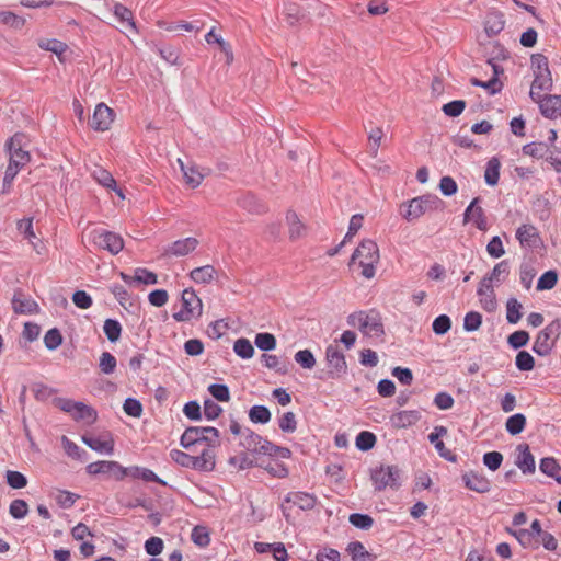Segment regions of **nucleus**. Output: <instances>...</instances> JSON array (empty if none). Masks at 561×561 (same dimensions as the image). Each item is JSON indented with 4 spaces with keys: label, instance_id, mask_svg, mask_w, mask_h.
Here are the masks:
<instances>
[{
    "label": "nucleus",
    "instance_id": "1",
    "mask_svg": "<svg viewBox=\"0 0 561 561\" xmlns=\"http://www.w3.org/2000/svg\"><path fill=\"white\" fill-rule=\"evenodd\" d=\"M171 459L183 468L198 472H211L216 467V454L210 448H204L198 456H192L179 449L170 451Z\"/></svg>",
    "mask_w": 561,
    "mask_h": 561
},
{
    "label": "nucleus",
    "instance_id": "2",
    "mask_svg": "<svg viewBox=\"0 0 561 561\" xmlns=\"http://www.w3.org/2000/svg\"><path fill=\"white\" fill-rule=\"evenodd\" d=\"M380 259L379 248L377 243L371 239H364L355 249L351 256L350 264L358 261L362 270V275L365 278H373L376 273V265Z\"/></svg>",
    "mask_w": 561,
    "mask_h": 561
},
{
    "label": "nucleus",
    "instance_id": "3",
    "mask_svg": "<svg viewBox=\"0 0 561 561\" xmlns=\"http://www.w3.org/2000/svg\"><path fill=\"white\" fill-rule=\"evenodd\" d=\"M219 436V431L213 426H188L180 438V445L184 449H191L197 444L205 443L206 448L214 450L220 445Z\"/></svg>",
    "mask_w": 561,
    "mask_h": 561
},
{
    "label": "nucleus",
    "instance_id": "4",
    "mask_svg": "<svg viewBox=\"0 0 561 561\" xmlns=\"http://www.w3.org/2000/svg\"><path fill=\"white\" fill-rule=\"evenodd\" d=\"M444 202L434 194H425L401 205V215L408 221L420 218L426 211L443 209Z\"/></svg>",
    "mask_w": 561,
    "mask_h": 561
},
{
    "label": "nucleus",
    "instance_id": "5",
    "mask_svg": "<svg viewBox=\"0 0 561 561\" xmlns=\"http://www.w3.org/2000/svg\"><path fill=\"white\" fill-rule=\"evenodd\" d=\"M355 320H362L359 331L364 335L380 337L385 334L381 316L376 310L353 312L347 317V324L355 327Z\"/></svg>",
    "mask_w": 561,
    "mask_h": 561
},
{
    "label": "nucleus",
    "instance_id": "6",
    "mask_svg": "<svg viewBox=\"0 0 561 561\" xmlns=\"http://www.w3.org/2000/svg\"><path fill=\"white\" fill-rule=\"evenodd\" d=\"M530 66L534 75L533 87L538 88L539 91H551L553 88V79L548 58L540 53L533 54L530 57Z\"/></svg>",
    "mask_w": 561,
    "mask_h": 561
},
{
    "label": "nucleus",
    "instance_id": "7",
    "mask_svg": "<svg viewBox=\"0 0 561 561\" xmlns=\"http://www.w3.org/2000/svg\"><path fill=\"white\" fill-rule=\"evenodd\" d=\"M325 363L328 370L320 379H340L347 374V363L345 355L335 344H330L325 348Z\"/></svg>",
    "mask_w": 561,
    "mask_h": 561
},
{
    "label": "nucleus",
    "instance_id": "8",
    "mask_svg": "<svg viewBox=\"0 0 561 561\" xmlns=\"http://www.w3.org/2000/svg\"><path fill=\"white\" fill-rule=\"evenodd\" d=\"M400 469L398 466H383L371 469L370 479L376 491H382L386 488L397 490L400 488Z\"/></svg>",
    "mask_w": 561,
    "mask_h": 561
},
{
    "label": "nucleus",
    "instance_id": "9",
    "mask_svg": "<svg viewBox=\"0 0 561 561\" xmlns=\"http://www.w3.org/2000/svg\"><path fill=\"white\" fill-rule=\"evenodd\" d=\"M23 137V134L18 133L5 142V150L10 156L7 169H11L15 173H19L20 170L31 161L30 152L22 149Z\"/></svg>",
    "mask_w": 561,
    "mask_h": 561
},
{
    "label": "nucleus",
    "instance_id": "10",
    "mask_svg": "<svg viewBox=\"0 0 561 561\" xmlns=\"http://www.w3.org/2000/svg\"><path fill=\"white\" fill-rule=\"evenodd\" d=\"M182 309L173 314L178 322H187L192 318H199L203 312V304L193 288H186L181 296Z\"/></svg>",
    "mask_w": 561,
    "mask_h": 561
},
{
    "label": "nucleus",
    "instance_id": "11",
    "mask_svg": "<svg viewBox=\"0 0 561 561\" xmlns=\"http://www.w3.org/2000/svg\"><path fill=\"white\" fill-rule=\"evenodd\" d=\"M561 322L556 319L545 329L540 330L534 342L533 351L541 357L548 356L551 353L554 346V342L559 336Z\"/></svg>",
    "mask_w": 561,
    "mask_h": 561
},
{
    "label": "nucleus",
    "instance_id": "12",
    "mask_svg": "<svg viewBox=\"0 0 561 561\" xmlns=\"http://www.w3.org/2000/svg\"><path fill=\"white\" fill-rule=\"evenodd\" d=\"M85 471L90 476H104L107 479L122 481L126 478L124 467L114 460H99L91 462L85 467Z\"/></svg>",
    "mask_w": 561,
    "mask_h": 561
},
{
    "label": "nucleus",
    "instance_id": "13",
    "mask_svg": "<svg viewBox=\"0 0 561 561\" xmlns=\"http://www.w3.org/2000/svg\"><path fill=\"white\" fill-rule=\"evenodd\" d=\"M93 240L99 248L107 250L112 254H118L124 248V241L122 237L115 232H96Z\"/></svg>",
    "mask_w": 561,
    "mask_h": 561
},
{
    "label": "nucleus",
    "instance_id": "14",
    "mask_svg": "<svg viewBox=\"0 0 561 561\" xmlns=\"http://www.w3.org/2000/svg\"><path fill=\"white\" fill-rule=\"evenodd\" d=\"M114 112L105 103H99L93 112L89 124L91 128L98 131H105L113 123Z\"/></svg>",
    "mask_w": 561,
    "mask_h": 561
},
{
    "label": "nucleus",
    "instance_id": "15",
    "mask_svg": "<svg viewBox=\"0 0 561 561\" xmlns=\"http://www.w3.org/2000/svg\"><path fill=\"white\" fill-rule=\"evenodd\" d=\"M482 202L480 196L474 197L463 213V221L472 220L476 227L481 231L488 230V220L484 210L479 204Z\"/></svg>",
    "mask_w": 561,
    "mask_h": 561
},
{
    "label": "nucleus",
    "instance_id": "16",
    "mask_svg": "<svg viewBox=\"0 0 561 561\" xmlns=\"http://www.w3.org/2000/svg\"><path fill=\"white\" fill-rule=\"evenodd\" d=\"M516 239L523 248L536 249L542 243L538 229L534 225H522L518 227Z\"/></svg>",
    "mask_w": 561,
    "mask_h": 561
},
{
    "label": "nucleus",
    "instance_id": "17",
    "mask_svg": "<svg viewBox=\"0 0 561 561\" xmlns=\"http://www.w3.org/2000/svg\"><path fill=\"white\" fill-rule=\"evenodd\" d=\"M465 486L477 493H488L491 490V481L483 474L476 471L465 472L462 474Z\"/></svg>",
    "mask_w": 561,
    "mask_h": 561
},
{
    "label": "nucleus",
    "instance_id": "18",
    "mask_svg": "<svg viewBox=\"0 0 561 561\" xmlns=\"http://www.w3.org/2000/svg\"><path fill=\"white\" fill-rule=\"evenodd\" d=\"M12 308L15 313L21 314H34L39 312L38 304L33 298L25 296L21 290L14 293Z\"/></svg>",
    "mask_w": 561,
    "mask_h": 561
},
{
    "label": "nucleus",
    "instance_id": "19",
    "mask_svg": "<svg viewBox=\"0 0 561 561\" xmlns=\"http://www.w3.org/2000/svg\"><path fill=\"white\" fill-rule=\"evenodd\" d=\"M516 450L518 451L515 465L525 474L534 473L536 470L535 457L530 453L529 446L525 443L517 445Z\"/></svg>",
    "mask_w": 561,
    "mask_h": 561
},
{
    "label": "nucleus",
    "instance_id": "20",
    "mask_svg": "<svg viewBox=\"0 0 561 561\" xmlns=\"http://www.w3.org/2000/svg\"><path fill=\"white\" fill-rule=\"evenodd\" d=\"M421 420V413L417 410H402L390 416V422L396 428H407L416 424Z\"/></svg>",
    "mask_w": 561,
    "mask_h": 561
},
{
    "label": "nucleus",
    "instance_id": "21",
    "mask_svg": "<svg viewBox=\"0 0 561 561\" xmlns=\"http://www.w3.org/2000/svg\"><path fill=\"white\" fill-rule=\"evenodd\" d=\"M539 110L546 118L556 119L561 115V95L546 94Z\"/></svg>",
    "mask_w": 561,
    "mask_h": 561
},
{
    "label": "nucleus",
    "instance_id": "22",
    "mask_svg": "<svg viewBox=\"0 0 561 561\" xmlns=\"http://www.w3.org/2000/svg\"><path fill=\"white\" fill-rule=\"evenodd\" d=\"M505 26L504 13L501 11H491L486 14L484 22V31L488 36L500 34Z\"/></svg>",
    "mask_w": 561,
    "mask_h": 561
},
{
    "label": "nucleus",
    "instance_id": "23",
    "mask_svg": "<svg viewBox=\"0 0 561 561\" xmlns=\"http://www.w3.org/2000/svg\"><path fill=\"white\" fill-rule=\"evenodd\" d=\"M197 245L198 240L193 237L176 240L169 247V249L167 250V254H171L174 256H184L193 252Z\"/></svg>",
    "mask_w": 561,
    "mask_h": 561
},
{
    "label": "nucleus",
    "instance_id": "24",
    "mask_svg": "<svg viewBox=\"0 0 561 561\" xmlns=\"http://www.w3.org/2000/svg\"><path fill=\"white\" fill-rule=\"evenodd\" d=\"M286 502L293 503L302 511H310L316 506L317 497L313 494L298 491L288 493Z\"/></svg>",
    "mask_w": 561,
    "mask_h": 561
},
{
    "label": "nucleus",
    "instance_id": "25",
    "mask_svg": "<svg viewBox=\"0 0 561 561\" xmlns=\"http://www.w3.org/2000/svg\"><path fill=\"white\" fill-rule=\"evenodd\" d=\"M71 416L77 422L82 421L85 424L91 425L96 421L98 412L92 407L78 401Z\"/></svg>",
    "mask_w": 561,
    "mask_h": 561
},
{
    "label": "nucleus",
    "instance_id": "26",
    "mask_svg": "<svg viewBox=\"0 0 561 561\" xmlns=\"http://www.w3.org/2000/svg\"><path fill=\"white\" fill-rule=\"evenodd\" d=\"M93 178L102 186L113 190L121 198H124V194L119 187H117L116 181L107 170L98 168L93 171Z\"/></svg>",
    "mask_w": 561,
    "mask_h": 561
},
{
    "label": "nucleus",
    "instance_id": "27",
    "mask_svg": "<svg viewBox=\"0 0 561 561\" xmlns=\"http://www.w3.org/2000/svg\"><path fill=\"white\" fill-rule=\"evenodd\" d=\"M283 15L289 26H294L307 18L306 12L298 4L293 2L284 4Z\"/></svg>",
    "mask_w": 561,
    "mask_h": 561
},
{
    "label": "nucleus",
    "instance_id": "28",
    "mask_svg": "<svg viewBox=\"0 0 561 561\" xmlns=\"http://www.w3.org/2000/svg\"><path fill=\"white\" fill-rule=\"evenodd\" d=\"M82 442L92 450L98 453H105L106 455H112L114 453V442L111 440H102L99 437H91L83 435Z\"/></svg>",
    "mask_w": 561,
    "mask_h": 561
},
{
    "label": "nucleus",
    "instance_id": "29",
    "mask_svg": "<svg viewBox=\"0 0 561 561\" xmlns=\"http://www.w3.org/2000/svg\"><path fill=\"white\" fill-rule=\"evenodd\" d=\"M346 550L353 561H375L377 559V556L367 551L360 541L350 542Z\"/></svg>",
    "mask_w": 561,
    "mask_h": 561
},
{
    "label": "nucleus",
    "instance_id": "30",
    "mask_svg": "<svg viewBox=\"0 0 561 561\" xmlns=\"http://www.w3.org/2000/svg\"><path fill=\"white\" fill-rule=\"evenodd\" d=\"M522 151L525 156L535 159H543L550 153V147L543 141H531L523 146Z\"/></svg>",
    "mask_w": 561,
    "mask_h": 561
},
{
    "label": "nucleus",
    "instance_id": "31",
    "mask_svg": "<svg viewBox=\"0 0 561 561\" xmlns=\"http://www.w3.org/2000/svg\"><path fill=\"white\" fill-rule=\"evenodd\" d=\"M287 225L289 227V238L290 240L299 239L304 236L306 227L300 221L298 215L294 210H288L286 214Z\"/></svg>",
    "mask_w": 561,
    "mask_h": 561
},
{
    "label": "nucleus",
    "instance_id": "32",
    "mask_svg": "<svg viewBox=\"0 0 561 561\" xmlns=\"http://www.w3.org/2000/svg\"><path fill=\"white\" fill-rule=\"evenodd\" d=\"M248 416L254 424H267L272 419V413L266 405L255 404L250 408Z\"/></svg>",
    "mask_w": 561,
    "mask_h": 561
},
{
    "label": "nucleus",
    "instance_id": "33",
    "mask_svg": "<svg viewBox=\"0 0 561 561\" xmlns=\"http://www.w3.org/2000/svg\"><path fill=\"white\" fill-rule=\"evenodd\" d=\"M527 424V419L523 413H516L507 417L505 422V430L512 436L520 434Z\"/></svg>",
    "mask_w": 561,
    "mask_h": 561
},
{
    "label": "nucleus",
    "instance_id": "34",
    "mask_svg": "<svg viewBox=\"0 0 561 561\" xmlns=\"http://www.w3.org/2000/svg\"><path fill=\"white\" fill-rule=\"evenodd\" d=\"M215 274L216 270L213 265H204L191 271L190 277L197 284H209Z\"/></svg>",
    "mask_w": 561,
    "mask_h": 561
},
{
    "label": "nucleus",
    "instance_id": "35",
    "mask_svg": "<svg viewBox=\"0 0 561 561\" xmlns=\"http://www.w3.org/2000/svg\"><path fill=\"white\" fill-rule=\"evenodd\" d=\"M501 163L496 157L491 158L485 168L484 181L490 186H495L500 180Z\"/></svg>",
    "mask_w": 561,
    "mask_h": 561
},
{
    "label": "nucleus",
    "instance_id": "36",
    "mask_svg": "<svg viewBox=\"0 0 561 561\" xmlns=\"http://www.w3.org/2000/svg\"><path fill=\"white\" fill-rule=\"evenodd\" d=\"M241 207L247 209L249 213L252 214H264L266 213L267 208L266 206L259 201L253 194H245L240 201H239Z\"/></svg>",
    "mask_w": 561,
    "mask_h": 561
},
{
    "label": "nucleus",
    "instance_id": "37",
    "mask_svg": "<svg viewBox=\"0 0 561 561\" xmlns=\"http://www.w3.org/2000/svg\"><path fill=\"white\" fill-rule=\"evenodd\" d=\"M179 163L185 182L193 188L197 187L202 183L204 175L195 167L185 165L180 159Z\"/></svg>",
    "mask_w": 561,
    "mask_h": 561
},
{
    "label": "nucleus",
    "instance_id": "38",
    "mask_svg": "<svg viewBox=\"0 0 561 561\" xmlns=\"http://www.w3.org/2000/svg\"><path fill=\"white\" fill-rule=\"evenodd\" d=\"M113 12L121 23L129 27L131 31L136 30L133 12L127 7L121 3H115Z\"/></svg>",
    "mask_w": 561,
    "mask_h": 561
},
{
    "label": "nucleus",
    "instance_id": "39",
    "mask_svg": "<svg viewBox=\"0 0 561 561\" xmlns=\"http://www.w3.org/2000/svg\"><path fill=\"white\" fill-rule=\"evenodd\" d=\"M104 334L111 343H116L122 335V324L116 319H106L103 325Z\"/></svg>",
    "mask_w": 561,
    "mask_h": 561
},
{
    "label": "nucleus",
    "instance_id": "40",
    "mask_svg": "<svg viewBox=\"0 0 561 561\" xmlns=\"http://www.w3.org/2000/svg\"><path fill=\"white\" fill-rule=\"evenodd\" d=\"M522 309L523 306L516 298H510L506 302V321L516 324L523 317Z\"/></svg>",
    "mask_w": 561,
    "mask_h": 561
},
{
    "label": "nucleus",
    "instance_id": "41",
    "mask_svg": "<svg viewBox=\"0 0 561 561\" xmlns=\"http://www.w3.org/2000/svg\"><path fill=\"white\" fill-rule=\"evenodd\" d=\"M377 437L373 432L362 431L355 439L356 448L360 451H368L375 447Z\"/></svg>",
    "mask_w": 561,
    "mask_h": 561
},
{
    "label": "nucleus",
    "instance_id": "42",
    "mask_svg": "<svg viewBox=\"0 0 561 561\" xmlns=\"http://www.w3.org/2000/svg\"><path fill=\"white\" fill-rule=\"evenodd\" d=\"M470 84L473 87L485 89L491 95L500 93L503 89V82L501 80H496V78H491L488 81H482L476 77H472L470 78Z\"/></svg>",
    "mask_w": 561,
    "mask_h": 561
},
{
    "label": "nucleus",
    "instance_id": "43",
    "mask_svg": "<svg viewBox=\"0 0 561 561\" xmlns=\"http://www.w3.org/2000/svg\"><path fill=\"white\" fill-rule=\"evenodd\" d=\"M192 541L199 548H206L210 543V534L206 526L196 525L191 533Z\"/></svg>",
    "mask_w": 561,
    "mask_h": 561
},
{
    "label": "nucleus",
    "instance_id": "44",
    "mask_svg": "<svg viewBox=\"0 0 561 561\" xmlns=\"http://www.w3.org/2000/svg\"><path fill=\"white\" fill-rule=\"evenodd\" d=\"M508 274H510V263L507 260H503V261L499 262L497 264H495L493 270L485 276L492 283H501L508 276Z\"/></svg>",
    "mask_w": 561,
    "mask_h": 561
},
{
    "label": "nucleus",
    "instance_id": "45",
    "mask_svg": "<svg viewBox=\"0 0 561 561\" xmlns=\"http://www.w3.org/2000/svg\"><path fill=\"white\" fill-rule=\"evenodd\" d=\"M62 447L65 453L77 460H84L88 456V453L84 449H81L76 443L70 440L67 436L61 437Z\"/></svg>",
    "mask_w": 561,
    "mask_h": 561
},
{
    "label": "nucleus",
    "instance_id": "46",
    "mask_svg": "<svg viewBox=\"0 0 561 561\" xmlns=\"http://www.w3.org/2000/svg\"><path fill=\"white\" fill-rule=\"evenodd\" d=\"M257 467L264 469L266 472H268L274 478H286L289 474V470L287 466L283 462H277L275 465L268 462L264 463V461L257 460Z\"/></svg>",
    "mask_w": 561,
    "mask_h": 561
},
{
    "label": "nucleus",
    "instance_id": "47",
    "mask_svg": "<svg viewBox=\"0 0 561 561\" xmlns=\"http://www.w3.org/2000/svg\"><path fill=\"white\" fill-rule=\"evenodd\" d=\"M0 23L13 30H21L25 25V19L10 11H0Z\"/></svg>",
    "mask_w": 561,
    "mask_h": 561
},
{
    "label": "nucleus",
    "instance_id": "48",
    "mask_svg": "<svg viewBox=\"0 0 561 561\" xmlns=\"http://www.w3.org/2000/svg\"><path fill=\"white\" fill-rule=\"evenodd\" d=\"M262 360L265 366L270 369H274L276 373L285 375L289 371V363H282L276 355L263 354Z\"/></svg>",
    "mask_w": 561,
    "mask_h": 561
},
{
    "label": "nucleus",
    "instance_id": "49",
    "mask_svg": "<svg viewBox=\"0 0 561 561\" xmlns=\"http://www.w3.org/2000/svg\"><path fill=\"white\" fill-rule=\"evenodd\" d=\"M529 339H530V335L527 331L518 330V331L511 333L507 336V344L513 350H519L528 344Z\"/></svg>",
    "mask_w": 561,
    "mask_h": 561
},
{
    "label": "nucleus",
    "instance_id": "50",
    "mask_svg": "<svg viewBox=\"0 0 561 561\" xmlns=\"http://www.w3.org/2000/svg\"><path fill=\"white\" fill-rule=\"evenodd\" d=\"M514 537L523 548L534 550L539 548V540L536 539L527 529H518L517 534H514Z\"/></svg>",
    "mask_w": 561,
    "mask_h": 561
},
{
    "label": "nucleus",
    "instance_id": "51",
    "mask_svg": "<svg viewBox=\"0 0 561 561\" xmlns=\"http://www.w3.org/2000/svg\"><path fill=\"white\" fill-rule=\"evenodd\" d=\"M233 351L243 359H249L254 355V347L245 337H240L234 342Z\"/></svg>",
    "mask_w": 561,
    "mask_h": 561
},
{
    "label": "nucleus",
    "instance_id": "52",
    "mask_svg": "<svg viewBox=\"0 0 561 561\" xmlns=\"http://www.w3.org/2000/svg\"><path fill=\"white\" fill-rule=\"evenodd\" d=\"M558 283V273L554 270H549L545 272L538 279L536 289L549 290L552 289Z\"/></svg>",
    "mask_w": 561,
    "mask_h": 561
},
{
    "label": "nucleus",
    "instance_id": "53",
    "mask_svg": "<svg viewBox=\"0 0 561 561\" xmlns=\"http://www.w3.org/2000/svg\"><path fill=\"white\" fill-rule=\"evenodd\" d=\"M254 344L264 352L273 351L276 347V337L272 333H257L254 337Z\"/></svg>",
    "mask_w": 561,
    "mask_h": 561
},
{
    "label": "nucleus",
    "instance_id": "54",
    "mask_svg": "<svg viewBox=\"0 0 561 561\" xmlns=\"http://www.w3.org/2000/svg\"><path fill=\"white\" fill-rule=\"evenodd\" d=\"M515 365L520 371H530L535 368V358L527 351H519L515 357Z\"/></svg>",
    "mask_w": 561,
    "mask_h": 561
},
{
    "label": "nucleus",
    "instance_id": "55",
    "mask_svg": "<svg viewBox=\"0 0 561 561\" xmlns=\"http://www.w3.org/2000/svg\"><path fill=\"white\" fill-rule=\"evenodd\" d=\"M228 462L229 465L237 466L239 470L257 467V460L250 458L247 453H240L237 456L230 457Z\"/></svg>",
    "mask_w": 561,
    "mask_h": 561
},
{
    "label": "nucleus",
    "instance_id": "56",
    "mask_svg": "<svg viewBox=\"0 0 561 561\" xmlns=\"http://www.w3.org/2000/svg\"><path fill=\"white\" fill-rule=\"evenodd\" d=\"M296 414L291 411L283 413L278 419V426L283 433H294L297 430Z\"/></svg>",
    "mask_w": 561,
    "mask_h": 561
},
{
    "label": "nucleus",
    "instance_id": "57",
    "mask_svg": "<svg viewBox=\"0 0 561 561\" xmlns=\"http://www.w3.org/2000/svg\"><path fill=\"white\" fill-rule=\"evenodd\" d=\"M5 481L12 489L19 490L27 485V478L20 471L8 470Z\"/></svg>",
    "mask_w": 561,
    "mask_h": 561
},
{
    "label": "nucleus",
    "instance_id": "58",
    "mask_svg": "<svg viewBox=\"0 0 561 561\" xmlns=\"http://www.w3.org/2000/svg\"><path fill=\"white\" fill-rule=\"evenodd\" d=\"M348 522L354 527L362 529V530L369 529L374 524L373 517L368 514H363V513H352L348 517Z\"/></svg>",
    "mask_w": 561,
    "mask_h": 561
},
{
    "label": "nucleus",
    "instance_id": "59",
    "mask_svg": "<svg viewBox=\"0 0 561 561\" xmlns=\"http://www.w3.org/2000/svg\"><path fill=\"white\" fill-rule=\"evenodd\" d=\"M134 279L136 284L154 285L158 283V275L147 268L137 267Z\"/></svg>",
    "mask_w": 561,
    "mask_h": 561
},
{
    "label": "nucleus",
    "instance_id": "60",
    "mask_svg": "<svg viewBox=\"0 0 561 561\" xmlns=\"http://www.w3.org/2000/svg\"><path fill=\"white\" fill-rule=\"evenodd\" d=\"M539 469L543 474L553 478L557 473H559V471H561V466L556 460V458L545 457L540 460Z\"/></svg>",
    "mask_w": 561,
    "mask_h": 561
},
{
    "label": "nucleus",
    "instance_id": "61",
    "mask_svg": "<svg viewBox=\"0 0 561 561\" xmlns=\"http://www.w3.org/2000/svg\"><path fill=\"white\" fill-rule=\"evenodd\" d=\"M294 358L305 369H312L317 363L313 353L307 348L298 351Z\"/></svg>",
    "mask_w": 561,
    "mask_h": 561
},
{
    "label": "nucleus",
    "instance_id": "62",
    "mask_svg": "<svg viewBox=\"0 0 561 561\" xmlns=\"http://www.w3.org/2000/svg\"><path fill=\"white\" fill-rule=\"evenodd\" d=\"M9 513L14 519H22L28 513V504L22 499H15L9 506Z\"/></svg>",
    "mask_w": 561,
    "mask_h": 561
},
{
    "label": "nucleus",
    "instance_id": "63",
    "mask_svg": "<svg viewBox=\"0 0 561 561\" xmlns=\"http://www.w3.org/2000/svg\"><path fill=\"white\" fill-rule=\"evenodd\" d=\"M62 335L57 328L48 330L44 336V344L47 350L54 351L58 348L62 343Z\"/></svg>",
    "mask_w": 561,
    "mask_h": 561
},
{
    "label": "nucleus",
    "instance_id": "64",
    "mask_svg": "<svg viewBox=\"0 0 561 561\" xmlns=\"http://www.w3.org/2000/svg\"><path fill=\"white\" fill-rule=\"evenodd\" d=\"M123 410L128 416L140 417L144 412L141 402L136 398H127L123 403Z\"/></svg>",
    "mask_w": 561,
    "mask_h": 561
}]
</instances>
